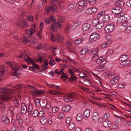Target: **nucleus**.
Listing matches in <instances>:
<instances>
[{
  "label": "nucleus",
  "instance_id": "1",
  "mask_svg": "<svg viewBox=\"0 0 131 131\" xmlns=\"http://www.w3.org/2000/svg\"><path fill=\"white\" fill-rule=\"evenodd\" d=\"M34 104L36 107H39L41 106L44 109L46 110H49L51 108V106L50 101L46 100H42L41 104H40V100L37 99L35 101Z\"/></svg>",
  "mask_w": 131,
  "mask_h": 131
},
{
  "label": "nucleus",
  "instance_id": "2",
  "mask_svg": "<svg viewBox=\"0 0 131 131\" xmlns=\"http://www.w3.org/2000/svg\"><path fill=\"white\" fill-rule=\"evenodd\" d=\"M26 87L32 89L30 91V93L32 95L36 96L43 93V92L42 91L38 90L31 85L28 84L26 86Z\"/></svg>",
  "mask_w": 131,
  "mask_h": 131
},
{
  "label": "nucleus",
  "instance_id": "3",
  "mask_svg": "<svg viewBox=\"0 0 131 131\" xmlns=\"http://www.w3.org/2000/svg\"><path fill=\"white\" fill-rule=\"evenodd\" d=\"M14 71L12 72V75L13 76H16L18 78H19V76H18V75L19 74L17 72L19 69V68L18 66H17L16 64H14L12 62H10L9 63L8 65Z\"/></svg>",
  "mask_w": 131,
  "mask_h": 131
},
{
  "label": "nucleus",
  "instance_id": "4",
  "mask_svg": "<svg viewBox=\"0 0 131 131\" xmlns=\"http://www.w3.org/2000/svg\"><path fill=\"white\" fill-rule=\"evenodd\" d=\"M24 60L27 62H30L32 63V67L37 69H39V66L37 64L35 63L34 61L31 59L28 56H25L24 58Z\"/></svg>",
  "mask_w": 131,
  "mask_h": 131
},
{
  "label": "nucleus",
  "instance_id": "5",
  "mask_svg": "<svg viewBox=\"0 0 131 131\" xmlns=\"http://www.w3.org/2000/svg\"><path fill=\"white\" fill-rule=\"evenodd\" d=\"M100 37L99 34L94 32L90 36L89 40L90 42H94L97 40Z\"/></svg>",
  "mask_w": 131,
  "mask_h": 131
},
{
  "label": "nucleus",
  "instance_id": "6",
  "mask_svg": "<svg viewBox=\"0 0 131 131\" xmlns=\"http://www.w3.org/2000/svg\"><path fill=\"white\" fill-rule=\"evenodd\" d=\"M106 60L103 59V60L99 63V64L96 66V68L98 69L97 70L99 71H102L104 70V68L103 66L106 63Z\"/></svg>",
  "mask_w": 131,
  "mask_h": 131
},
{
  "label": "nucleus",
  "instance_id": "7",
  "mask_svg": "<svg viewBox=\"0 0 131 131\" xmlns=\"http://www.w3.org/2000/svg\"><path fill=\"white\" fill-rule=\"evenodd\" d=\"M114 29V25L112 24L107 25L105 28V31L108 33H110L112 32Z\"/></svg>",
  "mask_w": 131,
  "mask_h": 131
},
{
  "label": "nucleus",
  "instance_id": "8",
  "mask_svg": "<svg viewBox=\"0 0 131 131\" xmlns=\"http://www.w3.org/2000/svg\"><path fill=\"white\" fill-rule=\"evenodd\" d=\"M76 96L75 94L74 93H72L70 94L68 96H64L63 99L66 102H68L71 99H76Z\"/></svg>",
  "mask_w": 131,
  "mask_h": 131
},
{
  "label": "nucleus",
  "instance_id": "9",
  "mask_svg": "<svg viewBox=\"0 0 131 131\" xmlns=\"http://www.w3.org/2000/svg\"><path fill=\"white\" fill-rule=\"evenodd\" d=\"M12 97L9 93H5L2 95L1 96V99L2 100H8L12 99Z\"/></svg>",
  "mask_w": 131,
  "mask_h": 131
},
{
  "label": "nucleus",
  "instance_id": "10",
  "mask_svg": "<svg viewBox=\"0 0 131 131\" xmlns=\"http://www.w3.org/2000/svg\"><path fill=\"white\" fill-rule=\"evenodd\" d=\"M68 71L69 73L71 74V77L69 79V81H74L75 80L77 79V77L74 76V72L73 70L72 69L69 68L68 69Z\"/></svg>",
  "mask_w": 131,
  "mask_h": 131
},
{
  "label": "nucleus",
  "instance_id": "11",
  "mask_svg": "<svg viewBox=\"0 0 131 131\" xmlns=\"http://www.w3.org/2000/svg\"><path fill=\"white\" fill-rule=\"evenodd\" d=\"M122 8L119 7H115L113 8L112 9V11L113 13L115 14H118L122 11Z\"/></svg>",
  "mask_w": 131,
  "mask_h": 131
},
{
  "label": "nucleus",
  "instance_id": "12",
  "mask_svg": "<svg viewBox=\"0 0 131 131\" xmlns=\"http://www.w3.org/2000/svg\"><path fill=\"white\" fill-rule=\"evenodd\" d=\"M97 9L96 8L91 7L88 8L86 11L87 14H90L94 13L97 11Z\"/></svg>",
  "mask_w": 131,
  "mask_h": 131
},
{
  "label": "nucleus",
  "instance_id": "13",
  "mask_svg": "<svg viewBox=\"0 0 131 131\" xmlns=\"http://www.w3.org/2000/svg\"><path fill=\"white\" fill-rule=\"evenodd\" d=\"M21 114H25L27 111V108L25 104L22 103L21 104Z\"/></svg>",
  "mask_w": 131,
  "mask_h": 131
},
{
  "label": "nucleus",
  "instance_id": "14",
  "mask_svg": "<svg viewBox=\"0 0 131 131\" xmlns=\"http://www.w3.org/2000/svg\"><path fill=\"white\" fill-rule=\"evenodd\" d=\"M79 6L82 9L85 8L87 5L86 3L83 1H81L78 3Z\"/></svg>",
  "mask_w": 131,
  "mask_h": 131
},
{
  "label": "nucleus",
  "instance_id": "15",
  "mask_svg": "<svg viewBox=\"0 0 131 131\" xmlns=\"http://www.w3.org/2000/svg\"><path fill=\"white\" fill-rule=\"evenodd\" d=\"M2 122L5 124H7L9 122L8 118L6 115H3L2 118Z\"/></svg>",
  "mask_w": 131,
  "mask_h": 131
},
{
  "label": "nucleus",
  "instance_id": "16",
  "mask_svg": "<svg viewBox=\"0 0 131 131\" xmlns=\"http://www.w3.org/2000/svg\"><path fill=\"white\" fill-rule=\"evenodd\" d=\"M71 106L69 105L64 106L62 108V111L65 112H67L69 111L71 109Z\"/></svg>",
  "mask_w": 131,
  "mask_h": 131
},
{
  "label": "nucleus",
  "instance_id": "17",
  "mask_svg": "<svg viewBox=\"0 0 131 131\" xmlns=\"http://www.w3.org/2000/svg\"><path fill=\"white\" fill-rule=\"evenodd\" d=\"M90 26L91 25L90 24L87 23H85L83 25L82 29L84 31L87 30L89 29Z\"/></svg>",
  "mask_w": 131,
  "mask_h": 131
},
{
  "label": "nucleus",
  "instance_id": "18",
  "mask_svg": "<svg viewBox=\"0 0 131 131\" xmlns=\"http://www.w3.org/2000/svg\"><path fill=\"white\" fill-rule=\"evenodd\" d=\"M27 20L24 19L21 22V23H20L19 25V27L23 28L26 27L27 25Z\"/></svg>",
  "mask_w": 131,
  "mask_h": 131
},
{
  "label": "nucleus",
  "instance_id": "19",
  "mask_svg": "<svg viewBox=\"0 0 131 131\" xmlns=\"http://www.w3.org/2000/svg\"><path fill=\"white\" fill-rule=\"evenodd\" d=\"M92 117L94 121H96L98 120L99 117L98 113L95 112L93 114Z\"/></svg>",
  "mask_w": 131,
  "mask_h": 131
},
{
  "label": "nucleus",
  "instance_id": "20",
  "mask_svg": "<svg viewBox=\"0 0 131 131\" xmlns=\"http://www.w3.org/2000/svg\"><path fill=\"white\" fill-rule=\"evenodd\" d=\"M103 125L105 127H108L112 125L111 122L109 121H105L103 122Z\"/></svg>",
  "mask_w": 131,
  "mask_h": 131
},
{
  "label": "nucleus",
  "instance_id": "21",
  "mask_svg": "<svg viewBox=\"0 0 131 131\" xmlns=\"http://www.w3.org/2000/svg\"><path fill=\"white\" fill-rule=\"evenodd\" d=\"M98 49L97 48H95L94 49L89 50L88 53L90 54H95L97 53Z\"/></svg>",
  "mask_w": 131,
  "mask_h": 131
},
{
  "label": "nucleus",
  "instance_id": "22",
  "mask_svg": "<svg viewBox=\"0 0 131 131\" xmlns=\"http://www.w3.org/2000/svg\"><path fill=\"white\" fill-rule=\"evenodd\" d=\"M57 7L54 6H49L47 9V12L48 13L50 10H52L53 12H56V11Z\"/></svg>",
  "mask_w": 131,
  "mask_h": 131
},
{
  "label": "nucleus",
  "instance_id": "23",
  "mask_svg": "<svg viewBox=\"0 0 131 131\" xmlns=\"http://www.w3.org/2000/svg\"><path fill=\"white\" fill-rule=\"evenodd\" d=\"M129 56L126 54L122 55L121 56V57L119 58V60L122 61H124L128 59Z\"/></svg>",
  "mask_w": 131,
  "mask_h": 131
},
{
  "label": "nucleus",
  "instance_id": "24",
  "mask_svg": "<svg viewBox=\"0 0 131 131\" xmlns=\"http://www.w3.org/2000/svg\"><path fill=\"white\" fill-rule=\"evenodd\" d=\"M51 24H52V25L51 26V29L50 30H52L54 29L53 31H54L55 29H56L57 25V22L55 21H52Z\"/></svg>",
  "mask_w": 131,
  "mask_h": 131
},
{
  "label": "nucleus",
  "instance_id": "25",
  "mask_svg": "<svg viewBox=\"0 0 131 131\" xmlns=\"http://www.w3.org/2000/svg\"><path fill=\"white\" fill-rule=\"evenodd\" d=\"M110 19V16L108 15H106L103 16L102 18V22H103L104 23L105 22H106L108 21Z\"/></svg>",
  "mask_w": 131,
  "mask_h": 131
},
{
  "label": "nucleus",
  "instance_id": "26",
  "mask_svg": "<svg viewBox=\"0 0 131 131\" xmlns=\"http://www.w3.org/2000/svg\"><path fill=\"white\" fill-rule=\"evenodd\" d=\"M79 26V24L77 22L72 23L71 25L70 28L73 29H75L77 27Z\"/></svg>",
  "mask_w": 131,
  "mask_h": 131
},
{
  "label": "nucleus",
  "instance_id": "27",
  "mask_svg": "<svg viewBox=\"0 0 131 131\" xmlns=\"http://www.w3.org/2000/svg\"><path fill=\"white\" fill-rule=\"evenodd\" d=\"M104 25V22L100 21L95 27L97 29H99L102 28Z\"/></svg>",
  "mask_w": 131,
  "mask_h": 131
},
{
  "label": "nucleus",
  "instance_id": "28",
  "mask_svg": "<svg viewBox=\"0 0 131 131\" xmlns=\"http://www.w3.org/2000/svg\"><path fill=\"white\" fill-rule=\"evenodd\" d=\"M89 50L87 48H82L80 51V53L82 55L86 53H88Z\"/></svg>",
  "mask_w": 131,
  "mask_h": 131
},
{
  "label": "nucleus",
  "instance_id": "29",
  "mask_svg": "<svg viewBox=\"0 0 131 131\" xmlns=\"http://www.w3.org/2000/svg\"><path fill=\"white\" fill-rule=\"evenodd\" d=\"M90 115V110L87 109L85 111L83 114L84 116L86 117H88Z\"/></svg>",
  "mask_w": 131,
  "mask_h": 131
},
{
  "label": "nucleus",
  "instance_id": "30",
  "mask_svg": "<svg viewBox=\"0 0 131 131\" xmlns=\"http://www.w3.org/2000/svg\"><path fill=\"white\" fill-rule=\"evenodd\" d=\"M57 41L59 42H61L64 40V38L59 34H58L57 35Z\"/></svg>",
  "mask_w": 131,
  "mask_h": 131
},
{
  "label": "nucleus",
  "instance_id": "31",
  "mask_svg": "<svg viewBox=\"0 0 131 131\" xmlns=\"http://www.w3.org/2000/svg\"><path fill=\"white\" fill-rule=\"evenodd\" d=\"M35 31L34 29H33L32 28H31L30 29L27 30V33L29 34L30 36L29 37V38H30L31 37V36L32 35V34H34V32Z\"/></svg>",
  "mask_w": 131,
  "mask_h": 131
},
{
  "label": "nucleus",
  "instance_id": "32",
  "mask_svg": "<svg viewBox=\"0 0 131 131\" xmlns=\"http://www.w3.org/2000/svg\"><path fill=\"white\" fill-rule=\"evenodd\" d=\"M118 19L121 20V22L122 23L127 22V18L125 16H122L121 17L118 18Z\"/></svg>",
  "mask_w": 131,
  "mask_h": 131
},
{
  "label": "nucleus",
  "instance_id": "33",
  "mask_svg": "<svg viewBox=\"0 0 131 131\" xmlns=\"http://www.w3.org/2000/svg\"><path fill=\"white\" fill-rule=\"evenodd\" d=\"M100 21L98 19L96 18L94 19L92 22L93 26H95Z\"/></svg>",
  "mask_w": 131,
  "mask_h": 131
},
{
  "label": "nucleus",
  "instance_id": "34",
  "mask_svg": "<svg viewBox=\"0 0 131 131\" xmlns=\"http://www.w3.org/2000/svg\"><path fill=\"white\" fill-rule=\"evenodd\" d=\"M82 39L81 38H78L74 41V43L77 45H79L82 42Z\"/></svg>",
  "mask_w": 131,
  "mask_h": 131
},
{
  "label": "nucleus",
  "instance_id": "35",
  "mask_svg": "<svg viewBox=\"0 0 131 131\" xmlns=\"http://www.w3.org/2000/svg\"><path fill=\"white\" fill-rule=\"evenodd\" d=\"M80 78H86L87 75H86L83 72L80 71L78 74Z\"/></svg>",
  "mask_w": 131,
  "mask_h": 131
},
{
  "label": "nucleus",
  "instance_id": "36",
  "mask_svg": "<svg viewBox=\"0 0 131 131\" xmlns=\"http://www.w3.org/2000/svg\"><path fill=\"white\" fill-rule=\"evenodd\" d=\"M41 33V31H37L36 32V35L40 39H41L42 38Z\"/></svg>",
  "mask_w": 131,
  "mask_h": 131
},
{
  "label": "nucleus",
  "instance_id": "37",
  "mask_svg": "<svg viewBox=\"0 0 131 131\" xmlns=\"http://www.w3.org/2000/svg\"><path fill=\"white\" fill-rule=\"evenodd\" d=\"M40 122L43 124H45L47 122V118L45 117H43L41 119Z\"/></svg>",
  "mask_w": 131,
  "mask_h": 131
},
{
  "label": "nucleus",
  "instance_id": "38",
  "mask_svg": "<svg viewBox=\"0 0 131 131\" xmlns=\"http://www.w3.org/2000/svg\"><path fill=\"white\" fill-rule=\"evenodd\" d=\"M82 116L81 114H79L77 116L76 119L77 121H81L82 120Z\"/></svg>",
  "mask_w": 131,
  "mask_h": 131
},
{
  "label": "nucleus",
  "instance_id": "39",
  "mask_svg": "<svg viewBox=\"0 0 131 131\" xmlns=\"http://www.w3.org/2000/svg\"><path fill=\"white\" fill-rule=\"evenodd\" d=\"M49 92L51 94L55 95L59 94L60 93L59 92L55 91L49 90Z\"/></svg>",
  "mask_w": 131,
  "mask_h": 131
},
{
  "label": "nucleus",
  "instance_id": "40",
  "mask_svg": "<svg viewBox=\"0 0 131 131\" xmlns=\"http://www.w3.org/2000/svg\"><path fill=\"white\" fill-rule=\"evenodd\" d=\"M124 63H125V67L126 66H129L131 64V61L129 60H126L124 61Z\"/></svg>",
  "mask_w": 131,
  "mask_h": 131
},
{
  "label": "nucleus",
  "instance_id": "41",
  "mask_svg": "<svg viewBox=\"0 0 131 131\" xmlns=\"http://www.w3.org/2000/svg\"><path fill=\"white\" fill-rule=\"evenodd\" d=\"M75 127V124L73 123H70L69 125V128L71 130L73 129Z\"/></svg>",
  "mask_w": 131,
  "mask_h": 131
},
{
  "label": "nucleus",
  "instance_id": "42",
  "mask_svg": "<svg viewBox=\"0 0 131 131\" xmlns=\"http://www.w3.org/2000/svg\"><path fill=\"white\" fill-rule=\"evenodd\" d=\"M50 39L52 41H55L56 40V39L55 38L54 35L52 34H51Z\"/></svg>",
  "mask_w": 131,
  "mask_h": 131
},
{
  "label": "nucleus",
  "instance_id": "43",
  "mask_svg": "<svg viewBox=\"0 0 131 131\" xmlns=\"http://www.w3.org/2000/svg\"><path fill=\"white\" fill-rule=\"evenodd\" d=\"M74 8V4L71 3L68 6V8L70 10H72Z\"/></svg>",
  "mask_w": 131,
  "mask_h": 131
},
{
  "label": "nucleus",
  "instance_id": "44",
  "mask_svg": "<svg viewBox=\"0 0 131 131\" xmlns=\"http://www.w3.org/2000/svg\"><path fill=\"white\" fill-rule=\"evenodd\" d=\"M14 105L16 107L18 106L19 105L18 100L17 99H15L14 101Z\"/></svg>",
  "mask_w": 131,
  "mask_h": 131
},
{
  "label": "nucleus",
  "instance_id": "45",
  "mask_svg": "<svg viewBox=\"0 0 131 131\" xmlns=\"http://www.w3.org/2000/svg\"><path fill=\"white\" fill-rule=\"evenodd\" d=\"M38 114H39L38 111V110H36L33 112L32 115L34 117H35L38 115Z\"/></svg>",
  "mask_w": 131,
  "mask_h": 131
},
{
  "label": "nucleus",
  "instance_id": "46",
  "mask_svg": "<svg viewBox=\"0 0 131 131\" xmlns=\"http://www.w3.org/2000/svg\"><path fill=\"white\" fill-rule=\"evenodd\" d=\"M118 117L116 119V121H117L120 122H123L124 119L123 117H118Z\"/></svg>",
  "mask_w": 131,
  "mask_h": 131
},
{
  "label": "nucleus",
  "instance_id": "47",
  "mask_svg": "<svg viewBox=\"0 0 131 131\" xmlns=\"http://www.w3.org/2000/svg\"><path fill=\"white\" fill-rule=\"evenodd\" d=\"M16 90L18 91H19L21 88V85L19 84L17 86L15 87Z\"/></svg>",
  "mask_w": 131,
  "mask_h": 131
},
{
  "label": "nucleus",
  "instance_id": "48",
  "mask_svg": "<svg viewBox=\"0 0 131 131\" xmlns=\"http://www.w3.org/2000/svg\"><path fill=\"white\" fill-rule=\"evenodd\" d=\"M59 108L58 107H55L52 108V111L53 113H56L58 111Z\"/></svg>",
  "mask_w": 131,
  "mask_h": 131
},
{
  "label": "nucleus",
  "instance_id": "49",
  "mask_svg": "<svg viewBox=\"0 0 131 131\" xmlns=\"http://www.w3.org/2000/svg\"><path fill=\"white\" fill-rule=\"evenodd\" d=\"M23 42L25 43H27L30 42V40H28V38L24 37L23 40Z\"/></svg>",
  "mask_w": 131,
  "mask_h": 131
},
{
  "label": "nucleus",
  "instance_id": "50",
  "mask_svg": "<svg viewBox=\"0 0 131 131\" xmlns=\"http://www.w3.org/2000/svg\"><path fill=\"white\" fill-rule=\"evenodd\" d=\"M26 15V13L24 11L22 10L20 15V17H24Z\"/></svg>",
  "mask_w": 131,
  "mask_h": 131
},
{
  "label": "nucleus",
  "instance_id": "51",
  "mask_svg": "<svg viewBox=\"0 0 131 131\" xmlns=\"http://www.w3.org/2000/svg\"><path fill=\"white\" fill-rule=\"evenodd\" d=\"M58 117L60 119L63 118L64 117V113L63 112L60 113L59 114Z\"/></svg>",
  "mask_w": 131,
  "mask_h": 131
},
{
  "label": "nucleus",
  "instance_id": "52",
  "mask_svg": "<svg viewBox=\"0 0 131 131\" xmlns=\"http://www.w3.org/2000/svg\"><path fill=\"white\" fill-rule=\"evenodd\" d=\"M60 78H68L69 79V78L67 77V75L66 74V73H62V75L60 76Z\"/></svg>",
  "mask_w": 131,
  "mask_h": 131
},
{
  "label": "nucleus",
  "instance_id": "53",
  "mask_svg": "<svg viewBox=\"0 0 131 131\" xmlns=\"http://www.w3.org/2000/svg\"><path fill=\"white\" fill-rule=\"evenodd\" d=\"M126 4L128 7H131V0H128L126 2Z\"/></svg>",
  "mask_w": 131,
  "mask_h": 131
},
{
  "label": "nucleus",
  "instance_id": "54",
  "mask_svg": "<svg viewBox=\"0 0 131 131\" xmlns=\"http://www.w3.org/2000/svg\"><path fill=\"white\" fill-rule=\"evenodd\" d=\"M109 117L108 115H107V114H105L104 115L103 118L104 120L108 119Z\"/></svg>",
  "mask_w": 131,
  "mask_h": 131
},
{
  "label": "nucleus",
  "instance_id": "55",
  "mask_svg": "<svg viewBox=\"0 0 131 131\" xmlns=\"http://www.w3.org/2000/svg\"><path fill=\"white\" fill-rule=\"evenodd\" d=\"M27 19L30 21H33V17L32 16H28L27 17Z\"/></svg>",
  "mask_w": 131,
  "mask_h": 131
},
{
  "label": "nucleus",
  "instance_id": "56",
  "mask_svg": "<svg viewBox=\"0 0 131 131\" xmlns=\"http://www.w3.org/2000/svg\"><path fill=\"white\" fill-rule=\"evenodd\" d=\"M105 14V12L104 11H101V13H99L97 15L98 17H100L101 16H102Z\"/></svg>",
  "mask_w": 131,
  "mask_h": 131
},
{
  "label": "nucleus",
  "instance_id": "57",
  "mask_svg": "<svg viewBox=\"0 0 131 131\" xmlns=\"http://www.w3.org/2000/svg\"><path fill=\"white\" fill-rule=\"evenodd\" d=\"M103 59H104L102 57H101L99 58V59H97L96 61L97 64H99V63L103 60Z\"/></svg>",
  "mask_w": 131,
  "mask_h": 131
},
{
  "label": "nucleus",
  "instance_id": "58",
  "mask_svg": "<svg viewBox=\"0 0 131 131\" xmlns=\"http://www.w3.org/2000/svg\"><path fill=\"white\" fill-rule=\"evenodd\" d=\"M125 3L124 1L123 0H122V1H121L119 3L118 5H119L121 6H123L124 5Z\"/></svg>",
  "mask_w": 131,
  "mask_h": 131
},
{
  "label": "nucleus",
  "instance_id": "59",
  "mask_svg": "<svg viewBox=\"0 0 131 131\" xmlns=\"http://www.w3.org/2000/svg\"><path fill=\"white\" fill-rule=\"evenodd\" d=\"M122 25L125 27H127L129 25L127 22L122 23Z\"/></svg>",
  "mask_w": 131,
  "mask_h": 131
},
{
  "label": "nucleus",
  "instance_id": "60",
  "mask_svg": "<svg viewBox=\"0 0 131 131\" xmlns=\"http://www.w3.org/2000/svg\"><path fill=\"white\" fill-rule=\"evenodd\" d=\"M49 63L50 64L53 65L56 64L54 61L53 60H51L50 61Z\"/></svg>",
  "mask_w": 131,
  "mask_h": 131
},
{
  "label": "nucleus",
  "instance_id": "61",
  "mask_svg": "<svg viewBox=\"0 0 131 131\" xmlns=\"http://www.w3.org/2000/svg\"><path fill=\"white\" fill-rule=\"evenodd\" d=\"M66 45L67 46V48L69 47L70 46H71V42L69 41H67Z\"/></svg>",
  "mask_w": 131,
  "mask_h": 131
},
{
  "label": "nucleus",
  "instance_id": "62",
  "mask_svg": "<svg viewBox=\"0 0 131 131\" xmlns=\"http://www.w3.org/2000/svg\"><path fill=\"white\" fill-rule=\"evenodd\" d=\"M110 84L111 85H115L116 84L113 80V79L110 81Z\"/></svg>",
  "mask_w": 131,
  "mask_h": 131
},
{
  "label": "nucleus",
  "instance_id": "63",
  "mask_svg": "<svg viewBox=\"0 0 131 131\" xmlns=\"http://www.w3.org/2000/svg\"><path fill=\"white\" fill-rule=\"evenodd\" d=\"M71 120V118L70 117L67 118L66 120V123L68 124H69L70 123Z\"/></svg>",
  "mask_w": 131,
  "mask_h": 131
},
{
  "label": "nucleus",
  "instance_id": "64",
  "mask_svg": "<svg viewBox=\"0 0 131 131\" xmlns=\"http://www.w3.org/2000/svg\"><path fill=\"white\" fill-rule=\"evenodd\" d=\"M126 30L128 32H131V26L128 27Z\"/></svg>",
  "mask_w": 131,
  "mask_h": 131
}]
</instances>
